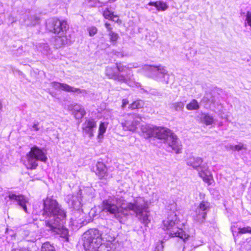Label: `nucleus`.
I'll return each mask as SVG.
<instances>
[{
	"instance_id": "obj_1",
	"label": "nucleus",
	"mask_w": 251,
	"mask_h": 251,
	"mask_svg": "<svg viewBox=\"0 0 251 251\" xmlns=\"http://www.w3.org/2000/svg\"><path fill=\"white\" fill-rule=\"evenodd\" d=\"M102 207L103 211L109 213L118 219L127 214L125 211H132L144 224L147 225L149 222L147 203L143 198H138L133 203H126L123 196L116 195L104 200Z\"/></svg>"
},
{
	"instance_id": "obj_2",
	"label": "nucleus",
	"mask_w": 251,
	"mask_h": 251,
	"mask_svg": "<svg viewBox=\"0 0 251 251\" xmlns=\"http://www.w3.org/2000/svg\"><path fill=\"white\" fill-rule=\"evenodd\" d=\"M101 233L97 229H90L83 234V246L86 251H121V246L114 236L104 237L102 243Z\"/></svg>"
},
{
	"instance_id": "obj_3",
	"label": "nucleus",
	"mask_w": 251,
	"mask_h": 251,
	"mask_svg": "<svg viewBox=\"0 0 251 251\" xmlns=\"http://www.w3.org/2000/svg\"><path fill=\"white\" fill-rule=\"evenodd\" d=\"M43 201L42 215L46 219V227L47 222H50L52 225L55 222H63L66 221V212L55 200L47 198Z\"/></svg>"
},
{
	"instance_id": "obj_4",
	"label": "nucleus",
	"mask_w": 251,
	"mask_h": 251,
	"mask_svg": "<svg viewBox=\"0 0 251 251\" xmlns=\"http://www.w3.org/2000/svg\"><path fill=\"white\" fill-rule=\"evenodd\" d=\"M105 74L108 78L125 83L130 86L135 85V82L132 79V72L126 66L115 65L113 67H107L105 70Z\"/></svg>"
},
{
	"instance_id": "obj_5",
	"label": "nucleus",
	"mask_w": 251,
	"mask_h": 251,
	"mask_svg": "<svg viewBox=\"0 0 251 251\" xmlns=\"http://www.w3.org/2000/svg\"><path fill=\"white\" fill-rule=\"evenodd\" d=\"M177 216L176 214L171 213L168 217L163 221V229L167 231L170 237H178L184 241L183 251H185L187 248L186 243L187 241L191 239L189 235L187 234L177 226Z\"/></svg>"
},
{
	"instance_id": "obj_6",
	"label": "nucleus",
	"mask_w": 251,
	"mask_h": 251,
	"mask_svg": "<svg viewBox=\"0 0 251 251\" xmlns=\"http://www.w3.org/2000/svg\"><path fill=\"white\" fill-rule=\"evenodd\" d=\"M47 29L57 35L56 42L61 45L67 44L69 41L65 35L66 30L68 28V25L65 21H60L57 19L53 18L49 20L46 23Z\"/></svg>"
},
{
	"instance_id": "obj_7",
	"label": "nucleus",
	"mask_w": 251,
	"mask_h": 251,
	"mask_svg": "<svg viewBox=\"0 0 251 251\" xmlns=\"http://www.w3.org/2000/svg\"><path fill=\"white\" fill-rule=\"evenodd\" d=\"M186 163L187 165L192 167L198 172L199 176L205 182L209 185L212 184L213 180L210 172L208 170L207 163H203L201 158L190 157L187 159Z\"/></svg>"
},
{
	"instance_id": "obj_8",
	"label": "nucleus",
	"mask_w": 251,
	"mask_h": 251,
	"mask_svg": "<svg viewBox=\"0 0 251 251\" xmlns=\"http://www.w3.org/2000/svg\"><path fill=\"white\" fill-rule=\"evenodd\" d=\"M25 158L24 164L27 169L30 170L35 169L37 168L39 161L45 162L47 159L45 152L37 146L31 148Z\"/></svg>"
},
{
	"instance_id": "obj_9",
	"label": "nucleus",
	"mask_w": 251,
	"mask_h": 251,
	"mask_svg": "<svg viewBox=\"0 0 251 251\" xmlns=\"http://www.w3.org/2000/svg\"><path fill=\"white\" fill-rule=\"evenodd\" d=\"M145 69L149 72L150 76L152 78L166 83H168L169 75L164 67L161 65H149L146 66Z\"/></svg>"
},
{
	"instance_id": "obj_10",
	"label": "nucleus",
	"mask_w": 251,
	"mask_h": 251,
	"mask_svg": "<svg viewBox=\"0 0 251 251\" xmlns=\"http://www.w3.org/2000/svg\"><path fill=\"white\" fill-rule=\"evenodd\" d=\"M123 119L121 122V125L124 130L135 132L141 120V117L139 114L136 113H130L125 114L123 116Z\"/></svg>"
},
{
	"instance_id": "obj_11",
	"label": "nucleus",
	"mask_w": 251,
	"mask_h": 251,
	"mask_svg": "<svg viewBox=\"0 0 251 251\" xmlns=\"http://www.w3.org/2000/svg\"><path fill=\"white\" fill-rule=\"evenodd\" d=\"M4 200L7 205L15 204L19 205L25 213H28L26 204L28 203V199L24 195L9 192Z\"/></svg>"
},
{
	"instance_id": "obj_12",
	"label": "nucleus",
	"mask_w": 251,
	"mask_h": 251,
	"mask_svg": "<svg viewBox=\"0 0 251 251\" xmlns=\"http://www.w3.org/2000/svg\"><path fill=\"white\" fill-rule=\"evenodd\" d=\"M209 208L210 204L208 202L201 201L195 210V215L193 216L194 220L199 223L203 222Z\"/></svg>"
},
{
	"instance_id": "obj_13",
	"label": "nucleus",
	"mask_w": 251,
	"mask_h": 251,
	"mask_svg": "<svg viewBox=\"0 0 251 251\" xmlns=\"http://www.w3.org/2000/svg\"><path fill=\"white\" fill-rule=\"evenodd\" d=\"M65 221L63 222H55L51 225L50 222H47V230L56 234H60V236L67 240L68 239V229L63 226Z\"/></svg>"
},
{
	"instance_id": "obj_14",
	"label": "nucleus",
	"mask_w": 251,
	"mask_h": 251,
	"mask_svg": "<svg viewBox=\"0 0 251 251\" xmlns=\"http://www.w3.org/2000/svg\"><path fill=\"white\" fill-rule=\"evenodd\" d=\"M51 86L56 90H62L68 92H74L78 94H86V91L85 90H81L79 88L72 87L66 83H61L57 82H53L51 83Z\"/></svg>"
},
{
	"instance_id": "obj_15",
	"label": "nucleus",
	"mask_w": 251,
	"mask_h": 251,
	"mask_svg": "<svg viewBox=\"0 0 251 251\" xmlns=\"http://www.w3.org/2000/svg\"><path fill=\"white\" fill-rule=\"evenodd\" d=\"M166 143L176 153H178L180 152L182 149L181 142L174 133L168 137Z\"/></svg>"
},
{
	"instance_id": "obj_16",
	"label": "nucleus",
	"mask_w": 251,
	"mask_h": 251,
	"mask_svg": "<svg viewBox=\"0 0 251 251\" xmlns=\"http://www.w3.org/2000/svg\"><path fill=\"white\" fill-rule=\"evenodd\" d=\"M97 124L94 119L90 118L85 120L82 124V129L83 133L88 135L89 137L93 136L94 129L96 128Z\"/></svg>"
},
{
	"instance_id": "obj_17",
	"label": "nucleus",
	"mask_w": 251,
	"mask_h": 251,
	"mask_svg": "<svg viewBox=\"0 0 251 251\" xmlns=\"http://www.w3.org/2000/svg\"><path fill=\"white\" fill-rule=\"evenodd\" d=\"M39 18L35 14L29 13L23 16L21 23L25 26H34L39 23Z\"/></svg>"
},
{
	"instance_id": "obj_18",
	"label": "nucleus",
	"mask_w": 251,
	"mask_h": 251,
	"mask_svg": "<svg viewBox=\"0 0 251 251\" xmlns=\"http://www.w3.org/2000/svg\"><path fill=\"white\" fill-rule=\"evenodd\" d=\"M66 200L69 206L74 209L78 210L81 207V199L78 195L69 194L66 197Z\"/></svg>"
},
{
	"instance_id": "obj_19",
	"label": "nucleus",
	"mask_w": 251,
	"mask_h": 251,
	"mask_svg": "<svg viewBox=\"0 0 251 251\" xmlns=\"http://www.w3.org/2000/svg\"><path fill=\"white\" fill-rule=\"evenodd\" d=\"M173 133L169 129L165 127H157L155 128L154 137L163 139L165 142L168 137Z\"/></svg>"
},
{
	"instance_id": "obj_20",
	"label": "nucleus",
	"mask_w": 251,
	"mask_h": 251,
	"mask_svg": "<svg viewBox=\"0 0 251 251\" xmlns=\"http://www.w3.org/2000/svg\"><path fill=\"white\" fill-rule=\"evenodd\" d=\"M156 126L150 125H144L141 126V130L143 136L146 138H149L154 136L155 128Z\"/></svg>"
},
{
	"instance_id": "obj_21",
	"label": "nucleus",
	"mask_w": 251,
	"mask_h": 251,
	"mask_svg": "<svg viewBox=\"0 0 251 251\" xmlns=\"http://www.w3.org/2000/svg\"><path fill=\"white\" fill-rule=\"evenodd\" d=\"M96 175L100 178H105L108 175L107 168L102 162H99L96 165Z\"/></svg>"
},
{
	"instance_id": "obj_22",
	"label": "nucleus",
	"mask_w": 251,
	"mask_h": 251,
	"mask_svg": "<svg viewBox=\"0 0 251 251\" xmlns=\"http://www.w3.org/2000/svg\"><path fill=\"white\" fill-rule=\"evenodd\" d=\"M72 110L73 115L76 119H81L86 114L84 108L79 104H75Z\"/></svg>"
},
{
	"instance_id": "obj_23",
	"label": "nucleus",
	"mask_w": 251,
	"mask_h": 251,
	"mask_svg": "<svg viewBox=\"0 0 251 251\" xmlns=\"http://www.w3.org/2000/svg\"><path fill=\"white\" fill-rule=\"evenodd\" d=\"M148 5L155 7L157 10L159 11H164L167 9L168 8V6L166 4V3L160 0L155 2H150L149 3Z\"/></svg>"
},
{
	"instance_id": "obj_24",
	"label": "nucleus",
	"mask_w": 251,
	"mask_h": 251,
	"mask_svg": "<svg viewBox=\"0 0 251 251\" xmlns=\"http://www.w3.org/2000/svg\"><path fill=\"white\" fill-rule=\"evenodd\" d=\"M24 237L26 241L34 242L37 240V234L34 231L26 230L24 231Z\"/></svg>"
},
{
	"instance_id": "obj_25",
	"label": "nucleus",
	"mask_w": 251,
	"mask_h": 251,
	"mask_svg": "<svg viewBox=\"0 0 251 251\" xmlns=\"http://www.w3.org/2000/svg\"><path fill=\"white\" fill-rule=\"evenodd\" d=\"M200 121L206 125H210L214 122V119L212 117L206 113H201L200 116Z\"/></svg>"
},
{
	"instance_id": "obj_26",
	"label": "nucleus",
	"mask_w": 251,
	"mask_h": 251,
	"mask_svg": "<svg viewBox=\"0 0 251 251\" xmlns=\"http://www.w3.org/2000/svg\"><path fill=\"white\" fill-rule=\"evenodd\" d=\"M186 108L188 110H197L200 108V105L196 100L193 99L186 105Z\"/></svg>"
},
{
	"instance_id": "obj_27",
	"label": "nucleus",
	"mask_w": 251,
	"mask_h": 251,
	"mask_svg": "<svg viewBox=\"0 0 251 251\" xmlns=\"http://www.w3.org/2000/svg\"><path fill=\"white\" fill-rule=\"evenodd\" d=\"M184 102L182 101L175 102L171 104L170 108L176 111H182L184 107Z\"/></svg>"
},
{
	"instance_id": "obj_28",
	"label": "nucleus",
	"mask_w": 251,
	"mask_h": 251,
	"mask_svg": "<svg viewBox=\"0 0 251 251\" xmlns=\"http://www.w3.org/2000/svg\"><path fill=\"white\" fill-rule=\"evenodd\" d=\"M107 128V125L105 123L101 122L99 128V138H102L103 134L105 132Z\"/></svg>"
},
{
	"instance_id": "obj_29",
	"label": "nucleus",
	"mask_w": 251,
	"mask_h": 251,
	"mask_svg": "<svg viewBox=\"0 0 251 251\" xmlns=\"http://www.w3.org/2000/svg\"><path fill=\"white\" fill-rule=\"evenodd\" d=\"M41 251H55V248L49 242H45L42 245Z\"/></svg>"
},
{
	"instance_id": "obj_30",
	"label": "nucleus",
	"mask_w": 251,
	"mask_h": 251,
	"mask_svg": "<svg viewBox=\"0 0 251 251\" xmlns=\"http://www.w3.org/2000/svg\"><path fill=\"white\" fill-rule=\"evenodd\" d=\"M143 106V102L142 100H137L133 102L129 105V108L133 110L136 108H141Z\"/></svg>"
},
{
	"instance_id": "obj_31",
	"label": "nucleus",
	"mask_w": 251,
	"mask_h": 251,
	"mask_svg": "<svg viewBox=\"0 0 251 251\" xmlns=\"http://www.w3.org/2000/svg\"><path fill=\"white\" fill-rule=\"evenodd\" d=\"M238 233L242 234L246 233L251 234V227L248 226L246 227H239L238 228Z\"/></svg>"
},
{
	"instance_id": "obj_32",
	"label": "nucleus",
	"mask_w": 251,
	"mask_h": 251,
	"mask_svg": "<svg viewBox=\"0 0 251 251\" xmlns=\"http://www.w3.org/2000/svg\"><path fill=\"white\" fill-rule=\"evenodd\" d=\"M108 35L110 37V40L111 42H116L119 38L118 34L112 31H110L108 33Z\"/></svg>"
},
{
	"instance_id": "obj_33",
	"label": "nucleus",
	"mask_w": 251,
	"mask_h": 251,
	"mask_svg": "<svg viewBox=\"0 0 251 251\" xmlns=\"http://www.w3.org/2000/svg\"><path fill=\"white\" fill-rule=\"evenodd\" d=\"M49 50V47L47 44H43L39 48V50L45 54L48 53Z\"/></svg>"
},
{
	"instance_id": "obj_34",
	"label": "nucleus",
	"mask_w": 251,
	"mask_h": 251,
	"mask_svg": "<svg viewBox=\"0 0 251 251\" xmlns=\"http://www.w3.org/2000/svg\"><path fill=\"white\" fill-rule=\"evenodd\" d=\"M232 149L233 151H240L243 149H246V148L244 147L243 144L240 143L238 145H236L233 146L232 147Z\"/></svg>"
},
{
	"instance_id": "obj_35",
	"label": "nucleus",
	"mask_w": 251,
	"mask_h": 251,
	"mask_svg": "<svg viewBox=\"0 0 251 251\" xmlns=\"http://www.w3.org/2000/svg\"><path fill=\"white\" fill-rule=\"evenodd\" d=\"M89 33V35L91 36H93L95 35L97 32V29L96 27L92 26L88 29Z\"/></svg>"
},
{
	"instance_id": "obj_36",
	"label": "nucleus",
	"mask_w": 251,
	"mask_h": 251,
	"mask_svg": "<svg viewBox=\"0 0 251 251\" xmlns=\"http://www.w3.org/2000/svg\"><path fill=\"white\" fill-rule=\"evenodd\" d=\"M103 15V16L106 19H110L112 17V16H113L114 14L113 13L111 12L109 10H106L104 11Z\"/></svg>"
},
{
	"instance_id": "obj_37",
	"label": "nucleus",
	"mask_w": 251,
	"mask_h": 251,
	"mask_svg": "<svg viewBox=\"0 0 251 251\" xmlns=\"http://www.w3.org/2000/svg\"><path fill=\"white\" fill-rule=\"evenodd\" d=\"M163 242H159L156 244L155 251H163Z\"/></svg>"
},
{
	"instance_id": "obj_38",
	"label": "nucleus",
	"mask_w": 251,
	"mask_h": 251,
	"mask_svg": "<svg viewBox=\"0 0 251 251\" xmlns=\"http://www.w3.org/2000/svg\"><path fill=\"white\" fill-rule=\"evenodd\" d=\"M246 20L248 25L251 27V11L247 12Z\"/></svg>"
},
{
	"instance_id": "obj_39",
	"label": "nucleus",
	"mask_w": 251,
	"mask_h": 251,
	"mask_svg": "<svg viewBox=\"0 0 251 251\" xmlns=\"http://www.w3.org/2000/svg\"><path fill=\"white\" fill-rule=\"evenodd\" d=\"M128 103V100L127 99H123L122 100V107L123 108H125Z\"/></svg>"
},
{
	"instance_id": "obj_40",
	"label": "nucleus",
	"mask_w": 251,
	"mask_h": 251,
	"mask_svg": "<svg viewBox=\"0 0 251 251\" xmlns=\"http://www.w3.org/2000/svg\"><path fill=\"white\" fill-rule=\"evenodd\" d=\"M38 123H34L33 126H32V128L35 131H38L39 130V128H38Z\"/></svg>"
},
{
	"instance_id": "obj_41",
	"label": "nucleus",
	"mask_w": 251,
	"mask_h": 251,
	"mask_svg": "<svg viewBox=\"0 0 251 251\" xmlns=\"http://www.w3.org/2000/svg\"><path fill=\"white\" fill-rule=\"evenodd\" d=\"M12 251H29L27 249L25 248H16L13 250Z\"/></svg>"
},
{
	"instance_id": "obj_42",
	"label": "nucleus",
	"mask_w": 251,
	"mask_h": 251,
	"mask_svg": "<svg viewBox=\"0 0 251 251\" xmlns=\"http://www.w3.org/2000/svg\"><path fill=\"white\" fill-rule=\"evenodd\" d=\"M105 26L106 27V28H107V30L109 31V32H110V31H112V28L110 26V25L108 23H105Z\"/></svg>"
},
{
	"instance_id": "obj_43",
	"label": "nucleus",
	"mask_w": 251,
	"mask_h": 251,
	"mask_svg": "<svg viewBox=\"0 0 251 251\" xmlns=\"http://www.w3.org/2000/svg\"><path fill=\"white\" fill-rule=\"evenodd\" d=\"M110 20H112L113 21L116 22L118 20V17L117 16L113 15L112 17L111 18Z\"/></svg>"
},
{
	"instance_id": "obj_44",
	"label": "nucleus",
	"mask_w": 251,
	"mask_h": 251,
	"mask_svg": "<svg viewBox=\"0 0 251 251\" xmlns=\"http://www.w3.org/2000/svg\"><path fill=\"white\" fill-rule=\"evenodd\" d=\"M2 109V102L1 101V100H0V111H1Z\"/></svg>"
},
{
	"instance_id": "obj_45",
	"label": "nucleus",
	"mask_w": 251,
	"mask_h": 251,
	"mask_svg": "<svg viewBox=\"0 0 251 251\" xmlns=\"http://www.w3.org/2000/svg\"><path fill=\"white\" fill-rule=\"evenodd\" d=\"M2 191V188L1 187H0V192H1Z\"/></svg>"
}]
</instances>
